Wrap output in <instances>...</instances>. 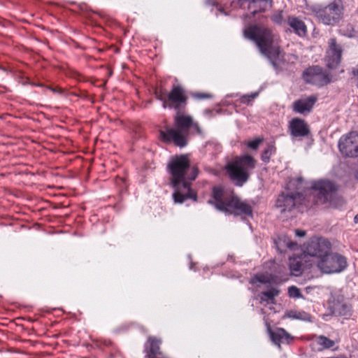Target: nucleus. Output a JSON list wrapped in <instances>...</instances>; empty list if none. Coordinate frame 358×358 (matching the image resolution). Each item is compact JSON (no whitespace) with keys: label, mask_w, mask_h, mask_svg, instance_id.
<instances>
[{"label":"nucleus","mask_w":358,"mask_h":358,"mask_svg":"<svg viewBox=\"0 0 358 358\" xmlns=\"http://www.w3.org/2000/svg\"><path fill=\"white\" fill-rule=\"evenodd\" d=\"M171 176V184L174 188L173 197L175 203H182L187 199L196 200V195L190 188V181L197 176V169L191 167L187 155H181L173 157L168 164Z\"/></svg>","instance_id":"obj_1"},{"label":"nucleus","mask_w":358,"mask_h":358,"mask_svg":"<svg viewBox=\"0 0 358 358\" xmlns=\"http://www.w3.org/2000/svg\"><path fill=\"white\" fill-rule=\"evenodd\" d=\"M201 134L200 128L191 116L179 113L175 117L173 128L160 131V136L166 142H173L176 145L185 147L190 133Z\"/></svg>","instance_id":"obj_2"},{"label":"nucleus","mask_w":358,"mask_h":358,"mask_svg":"<svg viewBox=\"0 0 358 358\" xmlns=\"http://www.w3.org/2000/svg\"><path fill=\"white\" fill-rule=\"evenodd\" d=\"M208 203L214 204L218 210L228 214L245 216H252V215L250 205L241 201L236 196L224 192L220 187L213 188V199H210Z\"/></svg>","instance_id":"obj_3"},{"label":"nucleus","mask_w":358,"mask_h":358,"mask_svg":"<svg viewBox=\"0 0 358 358\" xmlns=\"http://www.w3.org/2000/svg\"><path fill=\"white\" fill-rule=\"evenodd\" d=\"M303 178L301 177L292 179L287 184V192H282L275 201V208L281 214L291 213L300 203L303 199Z\"/></svg>","instance_id":"obj_4"},{"label":"nucleus","mask_w":358,"mask_h":358,"mask_svg":"<svg viewBox=\"0 0 358 358\" xmlns=\"http://www.w3.org/2000/svg\"><path fill=\"white\" fill-rule=\"evenodd\" d=\"M255 166V159L249 155L236 157L226 166L231 181L237 186H243L249 179L251 171Z\"/></svg>","instance_id":"obj_5"},{"label":"nucleus","mask_w":358,"mask_h":358,"mask_svg":"<svg viewBox=\"0 0 358 358\" xmlns=\"http://www.w3.org/2000/svg\"><path fill=\"white\" fill-rule=\"evenodd\" d=\"M343 5L341 0H334L327 5H315L312 11L317 18L327 25L337 24L343 15Z\"/></svg>","instance_id":"obj_6"},{"label":"nucleus","mask_w":358,"mask_h":358,"mask_svg":"<svg viewBox=\"0 0 358 358\" xmlns=\"http://www.w3.org/2000/svg\"><path fill=\"white\" fill-rule=\"evenodd\" d=\"M244 37L252 41L260 52L268 58V30L260 24L250 25L243 30Z\"/></svg>","instance_id":"obj_7"},{"label":"nucleus","mask_w":358,"mask_h":358,"mask_svg":"<svg viewBox=\"0 0 358 358\" xmlns=\"http://www.w3.org/2000/svg\"><path fill=\"white\" fill-rule=\"evenodd\" d=\"M317 267L324 273L330 274L343 271L347 266L345 257L330 250L321 259L315 261Z\"/></svg>","instance_id":"obj_8"},{"label":"nucleus","mask_w":358,"mask_h":358,"mask_svg":"<svg viewBox=\"0 0 358 358\" xmlns=\"http://www.w3.org/2000/svg\"><path fill=\"white\" fill-rule=\"evenodd\" d=\"M311 189L316 203L324 204L332 201L338 191V185L329 180H319L313 182Z\"/></svg>","instance_id":"obj_9"},{"label":"nucleus","mask_w":358,"mask_h":358,"mask_svg":"<svg viewBox=\"0 0 358 358\" xmlns=\"http://www.w3.org/2000/svg\"><path fill=\"white\" fill-rule=\"evenodd\" d=\"M304 80L317 87H323L333 81L331 73L322 67L315 65L307 68L303 73Z\"/></svg>","instance_id":"obj_10"},{"label":"nucleus","mask_w":358,"mask_h":358,"mask_svg":"<svg viewBox=\"0 0 358 358\" xmlns=\"http://www.w3.org/2000/svg\"><path fill=\"white\" fill-rule=\"evenodd\" d=\"M331 244L327 239L313 237L307 243L305 252L314 258L312 261L315 264V261L323 257L331 250Z\"/></svg>","instance_id":"obj_11"},{"label":"nucleus","mask_w":358,"mask_h":358,"mask_svg":"<svg viewBox=\"0 0 358 358\" xmlns=\"http://www.w3.org/2000/svg\"><path fill=\"white\" fill-rule=\"evenodd\" d=\"M342 54V45L338 43L336 38H331L328 41L324 56L326 66L331 70L336 69L341 63Z\"/></svg>","instance_id":"obj_12"},{"label":"nucleus","mask_w":358,"mask_h":358,"mask_svg":"<svg viewBox=\"0 0 358 358\" xmlns=\"http://www.w3.org/2000/svg\"><path fill=\"white\" fill-rule=\"evenodd\" d=\"M161 99L164 100V108L168 106L170 109L176 110L185 109L187 102L185 90L180 85H174L166 97Z\"/></svg>","instance_id":"obj_13"},{"label":"nucleus","mask_w":358,"mask_h":358,"mask_svg":"<svg viewBox=\"0 0 358 358\" xmlns=\"http://www.w3.org/2000/svg\"><path fill=\"white\" fill-rule=\"evenodd\" d=\"M250 283L256 292H260L256 299L263 306L268 303V276L264 274H257L250 280Z\"/></svg>","instance_id":"obj_14"},{"label":"nucleus","mask_w":358,"mask_h":358,"mask_svg":"<svg viewBox=\"0 0 358 358\" xmlns=\"http://www.w3.org/2000/svg\"><path fill=\"white\" fill-rule=\"evenodd\" d=\"M341 152L346 157L358 156V134L350 132L348 136L342 137L338 142Z\"/></svg>","instance_id":"obj_15"},{"label":"nucleus","mask_w":358,"mask_h":358,"mask_svg":"<svg viewBox=\"0 0 358 358\" xmlns=\"http://www.w3.org/2000/svg\"><path fill=\"white\" fill-rule=\"evenodd\" d=\"M288 57L289 55L283 52L279 46L272 43L270 38V62L277 72L287 68L289 62Z\"/></svg>","instance_id":"obj_16"},{"label":"nucleus","mask_w":358,"mask_h":358,"mask_svg":"<svg viewBox=\"0 0 358 358\" xmlns=\"http://www.w3.org/2000/svg\"><path fill=\"white\" fill-rule=\"evenodd\" d=\"M270 338L278 348H281V344L289 345L294 340V336L284 329L277 328L273 331L270 329Z\"/></svg>","instance_id":"obj_17"},{"label":"nucleus","mask_w":358,"mask_h":358,"mask_svg":"<svg viewBox=\"0 0 358 358\" xmlns=\"http://www.w3.org/2000/svg\"><path fill=\"white\" fill-rule=\"evenodd\" d=\"M236 4H238L240 8H245L248 7L250 13L255 16L257 13L262 12L264 9L266 1V0H236Z\"/></svg>","instance_id":"obj_18"},{"label":"nucleus","mask_w":358,"mask_h":358,"mask_svg":"<svg viewBox=\"0 0 358 358\" xmlns=\"http://www.w3.org/2000/svg\"><path fill=\"white\" fill-rule=\"evenodd\" d=\"M289 127L291 134L294 137L306 136L310 132L307 124L299 118H294Z\"/></svg>","instance_id":"obj_19"},{"label":"nucleus","mask_w":358,"mask_h":358,"mask_svg":"<svg viewBox=\"0 0 358 358\" xmlns=\"http://www.w3.org/2000/svg\"><path fill=\"white\" fill-rule=\"evenodd\" d=\"M287 24L290 28V31H293L300 37H303L307 34V27L304 22L295 16H289L287 19Z\"/></svg>","instance_id":"obj_20"},{"label":"nucleus","mask_w":358,"mask_h":358,"mask_svg":"<svg viewBox=\"0 0 358 358\" xmlns=\"http://www.w3.org/2000/svg\"><path fill=\"white\" fill-rule=\"evenodd\" d=\"M274 244L277 251L280 253H285L287 249L294 250L297 244L292 241L289 238L285 235L281 234L274 239Z\"/></svg>","instance_id":"obj_21"},{"label":"nucleus","mask_w":358,"mask_h":358,"mask_svg":"<svg viewBox=\"0 0 358 358\" xmlns=\"http://www.w3.org/2000/svg\"><path fill=\"white\" fill-rule=\"evenodd\" d=\"M316 101L315 96H310L305 99H300L294 102V110L295 112L310 111Z\"/></svg>","instance_id":"obj_22"},{"label":"nucleus","mask_w":358,"mask_h":358,"mask_svg":"<svg viewBox=\"0 0 358 358\" xmlns=\"http://www.w3.org/2000/svg\"><path fill=\"white\" fill-rule=\"evenodd\" d=\"M351 307L341 301L334 303L332 307V314L336 316H348L350 315Z\"/></svg>","instance_id":"obj_23"},{"label":"nucleus","mask_w":358,"mask_h":358,"mask_svg":"<svg viewBox=\"0 0 358 358\" xmlns=\"http://www.w3.org/2000/svg\"><path fill=\"white\" fill-rule=\"evenodd\" d=\"M148 343L150 349L148 353V358H155V356L159 354V341L154 338H149Z\"/></svg>","instance_id":"obj_24"},{"label":"nucleus","mask_w":358,"mask_h":358,"mask_svg":"<svg viewBox=\"0 0 358 358\" xmlns=\"http://www.w3.org/2000/svg\"><path fill=\"white\" fill-rule=\"evenodd\" d=\"M287 317L292 319L301 320L304 321L310 320V315L304 311L290 310L287 314Z\"/></svg>","instance_id":"obj_25"},{"label":"nucleus","mask_w":358,"mask_h":358,"mask_svg":"<svg viewBox=\"0 0 358 358\" xmlns=\"http://www.w3.org/2000/svg\"><path fill=\"white\" fill-rule=\"evenodd\" d=\"M289 268L294 275L298 276L302 273L303 264L301 260L294 259L290 261Z\"/></svg>","instance_id":"obj_26"},{"label":"nucleus","mask_w":358,"mask_h":358,"mask_svg":"<svg viewBox=\"0 0 358 358\" xmlns=\"http://www.w3.org/2000/svg\"><path fill=\"white\" fill-rule=\"evenodd\" d=\"M35 85L38 86V87H45L47 90H48L49 91L52 92V94L56 96H63L66 95V91L63 88H61L58 86H56V87L48 86V85H45L42 83L35 84Z\"/></svg>","instance_id":"obj_27"},{"label":"nucleus","mask_w":358,"mask_h":358,"mask_svg":"<svg viewBox=\"0 0 358 358\" xmlns=\"http://www.w3.org/2000/svg\"><path fill=\"white\" fill-rule=\"evenodd\" d=\"M317 343L323 348L329 349L334 345V341L324 336H320L317 338Z\"/></svg>","instance_id":"obj_28"},{"label":"nucleus","mask_w":358,"mask_h":358,"mask_svg":"<svg viewBox=\"0 0 358 358\" xmlns=\"http://www.w3.org/2000/svg\"><path fill=\"white\" fill-rule=\"evenodd\" d=\"M259 95L258 92H252L250 94H245L241 98V103L245 105H252L254 99Z\"/></svg>","instance_id":"obj_29"},{"label":"nucleus","mask_w":358,"mask_h":358,"mask_svg":"<svg viewBox=\"0 0 358 358\" xmlns=\"http://www.w3.org/2000/svg\"><path fill=\"white\" fill-rule=\"evenodd\" d=\"M272 20L275 23L280 24V25L285 24V20L283 18L282 11H279V12L273 14L272 16Z\"/></svg>","instance_id":"obj_30"},{"label":"nucleus","mask_w":358,"mask_h":358,"mask_svg":"<svg viewBox=\"0 0 358 358\" xmlns=\"http://www.w3.org/2000/svg\"><path fill=\"white\" fill-rule=\"evenodd\" d=\"M288 294L290 297L293 298H299L301 296L300 289L295 286H291L288 288Z\"/></svg>","instance_id":"obj_31"},{"label":"nucleus","mask_w":358,"mask_h":358,"mask_svg":"<svg viewBox=\"0 0 358 358\" xmlns=\"http://www.w3.org/2000/svg\"><path fill=\"white\" fill-rule=\"evenodd\" d=\"M262 142V138H257L253 141H248L245 144L249 148L252 150H257Z\"/></svg>","instance_id":"obj_32"},{"label":"nucleus","mask_w":358,"mask_h":358,"mask_svg":"<svg viewBox=\"0 0 358 358\" xmlns=\"http://www.w3.org/2000/svg\"><path fill=\"white\" fill-rule=\"evenodd\" d=\"M192 96L196 99H206L211 98L212 95L209 93L198 92L192 94Z\"/></svg>","instance_id":"obj_33"},{"label":"nucleus","mask_w":358,"mask_h":358,"mask_svg":"<svg viewBox=\"0 0 358 358\" xmlns=\"http://www.w3.org/2000/svg\"><path fill=\"white\" fill-rule=\"evenodd\" d=\"M206 3L210 6H215L218 8V10L224 15L227 13L224 12V9L219 5L218 0H206Z\"/></svg>","instance_id":"obj_34"},{"label":"nucleus","mask_w":358,"mask_h":358,"mask_svg":"<svg viewBox=\"0 0 358 358\" xmlns=\"http://www.w3.org/2000/svg\"><path fill=\"white\" fill-rule=\"evenodd\" d=\"M280 290L278 288L270 286V303L272 302L273 298L278 296Z\"/></svg>","instance_id":"obj_35"},{"label":"nucleus","mask_w":358,"mask_h":358,"mask_svg":"<svg viewBox=\"0 0 358 358\" xmlns=\"http://www.w3.org/2000/svg\"><path fill=\"white\" fill-rule=\"evenodd\" d=\"M306 233L304 230H301V229H296L295 230V234L297 236L303 237L306 236Z\"/></svg>","instance_id":"obj_36"},{"label":"nucleus","mask_w":358,"mask_h":358,"mask_svg":"<svg viewBox=\"0 0 358 358\" xmlns=\"http://www.w3.org/2000/svg\"><path fill=\"white\" fill-rule=\"evenodd\" d=\"M264 324L266 327V330L268 331V322L266 317H264Z\"/></svg>","instance_id":"obj_37"},{"label":"nucleus","mask_w":358,"mask_h":358,"mask_svg":"<svg viewBox=\"0 0 358 358\" xmlns=\"http://www.w3.org/2000/svg\"><path fill=\"white\" fill-rule=\"evenodd\" d=\"M352 73L358 78V68L352 70Z\"/></svg>","instance_id":"obj_38"},{"label":"nucleus","mask_w":358,"mask_h":358,"mask_svg":"<svg viewBox=\"0 0 358 358\" xmlns=\"http://www.w3.org/2000/svg\"><path fill=\"white\" fill-rule=\"evenodd\" d=\"M354 221L355 223H358V214L355 216Z\"/></svg>","instance_id":"obj_39"},{"label":"nucleus","mask_w":358,"mask_h":358,"mask_svg":"<svg viewBox=\"0 0 358 358\" xmlns=\"http://www.w3.org/2000/svg\"><path fill=\"white\" fill-rule=\"evenodd\" d=\"M269 280H270V283L273 280V275L270 274V278H269Z\"/></svg>","instance_id":"obj_40"},{"label":"nucleus","mask_w":358,"mask_h":358,"mask_svg":"<svg viewBox=\"0 0 358 358\" xmlns=\"http://www.w3.org/2000/svg\"><path fill=\"white\" fill-rule=\"evenodd\" d=\"M261 310H262L263 314L266 313V310H264V309L263 308H261Z\"/></svg>","instance_id":"obj_41"},{"label":"nucleus","mask_w":358,"mask_h":358,"mask_svg":"<svg viewBox=\"0 0 358 358\" xmlns=\"http://www.w3.org/2000/svg\"><path fill=\"white\" fill-rule=\"evenodd\" d=\"M266 153H267V151H266V150H265V152H264V155H263V158H264V157H265V155H266Z\"/></svg>","instance_id":"obj_42"},{"label":"nucleus","mask_w":358,"mask_h":358,"mask_svg":"<svg viewBox=\"0 0 358 358\" xmlns=\"http://www.w3.org/2000/svg\"><path fill=\"white\" fill-rule=\"evenodd\" d=\"M355 176H356V178L358 179V171L356 173Z\"/></svg>","instance_id":"obj_43"},{"label":"nucleus","mask_w":358,"mask_h":358,"mask_svg":"<svg viewBox=\"0 0 358 358\" xmlns=\"http://www.w3.org/2000/svg\"><path fill=\"white\" fill-rule=\"evenodd\" d=\"M235 3V0H233L232 2H231V6H233V4Z\"/></svg>","instance_id":"obj_44"},{"label":"nucleus","mask_w":358,"mask_h":358,"mask_svg":"<svg viewBox=\"0 0 358 358\" xmlns=\"http://www.w3.org/2000/svg\"><path fill=\"white\" fill-rule=\"evenodd\" d=\"M271 151H272V148H271V146H270V150H269L270 153L271 152Z\"/></svg>","instance_id":"obj_45"},{"label":"nucleus","mask_w":358,"mask_h":358,"mask_svg":"<svg viewBox=\"0 0 358 358\" xmlns=\"http://www.w3.org/2000/svg\"><path fill=\"white\" fill-rule=\"evenodd\" d=\"M357 87H358V84H357Z\"/></svg>","instance_id":"obj_46"}]
</instances>
